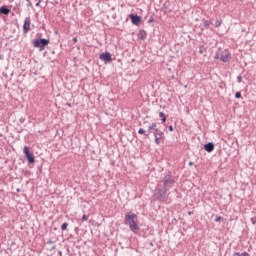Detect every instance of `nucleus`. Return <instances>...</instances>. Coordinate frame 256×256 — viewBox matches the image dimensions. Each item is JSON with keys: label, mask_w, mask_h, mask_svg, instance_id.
Masks as SVG:
<instances>
[{"label": "nucleus", "mask_w": 256, "mask_h": 256, "mask_svg": "<svg viewBox=\"0 0 256 256\" xmlns=\"http://www.w3.org/2000/svg\"><path fill=\"white\" fill-rule=\"evenodd\" d=\"M137 214H131V213H126L125 214V224L129 225L130 231L135 233L136 231H139V225L137 224Z\"/></svg>", "instance_id": "obj_1"}, {"label": "nucleus", "mask_w": 256, "mask_h": 256, "mask_svg": "<svg viewBox=\"0 0 256 256\" xmlns=\"http://www.w3.org/2000/svg\"><path fill=\"white\" fill-rule=\"evenodd\" d=\"M162 178V189H165L166 191H171L173 187L175 186V177L171 175V172H165L163 174Z\"/></svg>", "instance_id": "obj_2"}, {"label": "nucleus", "mask_w": 256, "mask_h": 256, "mask_svg": "<svg viewBox=\"0 0 256 256\" xmlns=\"http://www.w3.org/2000/svg\"><path fill=\"white\" fill-rule=\"evenodd\" d=\"M50 40L46 38H37L33 40V47L39 49V51H45L47 45H49Z\"/></svg>", "instance_id": "obj_3"}, {"label": "nucleus", "mask_w": 256, "mask_h": 256, "mask_svg": "<svg viewBox=\"0 0 256 256\" xmlns=\"http://www.w3.org/2000/svg\"><path fill=\"white\" fill-rule=\"evenodd\" d=\"M169 195V191L164 188L156 190L155 193L156 200L159 201V203H165V199H167Z\"/></svg>", "instance_id": "obj_4"}, {"label": "nucleus", "mask_w": 256, "mask_h": 256, "mask_svg": "<svg viewBox=\"0 0 256 256\" xmlns=\"http://www.w3.org/2000/svg\"><path fill=\"white\" fill-rule=\"evenodd\" d=\"M153 135L155 137V143L156 145H160L161 141L165 139V134L161 130H156V132H153Z\"/></svg>", "instance_id": "obj_5"}, {"label": "nucleus", "mask_w": 256, "mask_h": 256, "mask_svg": "<svg viewBox=\"0 0 256 256\" xmlns=\"http://www.w3.org/2000/svg\"><path fill=\"white\" fill-rule=\"evenodd\" d=\"M24 155L28 161V163L33 164L35 163V155L29 151V147H24Z\"/></svg>", "instance_id": "obj_6"}, {"label": "nucleus", "mask_w": 256, "mask_h": 256, "mask_svg": "<svg viewBox=\"0 0 256 256\" xmlns=\"http://www.w3.org/2000/svg\"><path fill=\"white\" fill-rule=\"evenodd\" d=\"M31 31V17H26L23 24V33L27 35Z\"/></svg>", "instance_id": "obj_7"}, {"label": "nucleus", "mask_w": 256, "mask_h": 256, "mask_svg": "<svg viewBox=\"0 0 256 256\" xmlns=\"http://www.w3.org/2000/svg\"><path fill=\"white\" fill-rule=\"evenodd\" d=\"M229 59H231V53L228 52V50L220 52V61L223 63H229Z\"/></svg>", "instance_id": "obj_8"}, {"label": "nucleus", "mask_w": 256, "mask_h": 256, "mask_svg": "<svg viewBox=\"0 0 256 256\" xmlns=\"http://www.w3.org/2000/svg\"><path fill=\"white\" fill-rule=\"evenodd\" d=\"M99 59L101 61H104L105 63H111L113 61V58L111 57V53L109 52H103L99 55Z\"/></svg>", "instance_id": "obj_9"}, {"label": "nucleus", "mask_w": 256, "mask_h": 256, "mask_svg": "<svg viewBox=\"0 0 256 256\" xmlns=\"http://www.w3.org/2000/svg\"><path fill=\"white\" fill-rule=\"evenodd\" d=\"M129 19L133 25H141V16L137 14H130Z\"/></svg>", "instance_id": "obj_10"}, {"label": "nucleus", "mask_w": 256, "mask_h": 256, "mask_svg": "<svg viewBox=\"0 0 256 256\" xmlns=\"http://www.w3.org/2000/svg\"><path fill=\"white\" fill-rule=\"evenodd\" d=\"M204 150L207 151V153H213L215 150V144L213 142H208L204 145Z\"/></svg>", "instance_id": "obj_11"}, {"label": "nucleus", "mask_w": 256, "mask_h": 256, "mask_svg": "<svg viewBox=\"0 0 256 256\" xmlns=\"http://www.w3.org/2000/svg\"><path fill=\"white\" fill-rule=\"evenodd\" d=\"M161 11H163L165 15H167V13H171V4L169 2H165L162 5Z\"/></svg>", "instance_id": "obj_12"}, {"label": "nucleus", "mask_w": 256, "mask_h": 256, "mask_svg": "<svg viewBox=\"0 0 256 256\" xmlns=\"http://www.w3.org/2000/svg\"><path fill=\"white\" fill-rule=\"evenodd\" d=\"M138 133H139V135H144L145 137H149V135H151V133H153V129L147 128V131H145V129L140 128L138 130Z\"/></svg>", "instance_id": "obj_13"}, {"label": "nucleus", "mask_w": 256, "mask_h": 256, "mask_svg": "<svg viewBox=\"0 0 256 256\" xmlns=\"http://www.w3.org/2000/svg\"><path fill=\"white\" fill-rule=\"evenodd\" d=\"M11 13V9L7 6L0 7V15H9Z\"/></svg>", "instance_id": "obj_14"}, {"label": "nucleus", "mask_w": 256, "mask_h": 256, "mask_svg": "<svg viewBox=\"0 0 256 256\" xmlns=\"http://www.w3.org/2000/svg\"><path fill=\"white\" fill-rule=\"evenodd\" d=\"M148 129H152V133H155V132H157V131H160V130L157 129V123H150V124L148 125Z\"/></svg>", "instance_id": "obj_15"}, {"label": "nucleus", "mask_w": 256, "mask_h": 256, "mask_svg": "<svg viewBox=\"0 0 256 256\" xmlns=\"http://www.w3.org/2000/svg\"><path fill=\"white\" fill-rule=\"evenodd\" d=\"M139 38H140L141 40L146 39V38H147V31H145V30H140V31H139Z\"/></svg>", "instance_id": "obj_16"}, {"label": "nucleus", "mask_w": 256, "mask_h": 256, "mask_svg": "<svg viewBox=\"0 0 256 256\" xmlns=\"http://www.w3.org/2000/svg\"><path fill=\"white\" fill-rule=\"evenodd\" d=\"M233 256H250L249 253L247 252H243V253H239V252H234Z\"/></svg>", "instance_id": "obj_17"}, {"label": "nucleus", "mask_w": 256, "mask_h": 256, "mask_svg": "<svg viewBox=\"0 0 256 256\" xmlns=\"http://www.w3.org/2000/svg\"><path fill=\"white\" fill-rule=\"evenodd\" d=\"M67 227H69V223L65 222L61 225V231H66Z\"/></svg>", "instance_id": "obj_18"}, {"label": "nucleus", "mask_w": 256, "mask_h": 256, "mask_svg": "<svg viewBox=\"0 0 256 256\" xmlns=\"http://www.w3.org/2000/svg\"><path fill=\"white\" fill-rule=\"evenodd\" d=\"M151 123H149V122H147V121H145V122H143L142 123V127H143V129L145 130V129H149V125H150Z\"/></svg>", "instance_id": "obj_19"}, {"label": "nucleus", "mask_w": 256, "mask_h": 256, "mask_svg": "<svg viewBox=\"0 0 256 256\" xmlns=\"http://www.w3.org/2000/svg\"><path fill=\"white\" fill-rule=\"evenodd\" d=\"M211 25V22L209 20L204 21V28L209 29V26Z\"/></svg>", "instance_id": "obj_20"}, {"label": "nucleus", "mask_w": 256, "mask_h": 256, "mask_svg": "<svg viewBox=\"0 0 256 256\" xmlns=\"http://www.w3.org/2000/svg\"><path fill=\"white\" fill-rule=\"evenodd\" d=\"M205 51H207V48H205L204 46H200L199 53L203 55Z\"/></svg>", "instance_id": "obj_21"}, {"label": "nucleus", "mask_w": 256, "mask_h": 256, "mask_svg": "<svg viewBox=\"0 0 256 256\" xmlns=\"http://www.w3.org/2000/svg\"><path fill=\"white\" fill-rule=\"evenodd\" d=\"M222 23H223V20H216L215 27H221Z\"/></svg>", "instance_id": "obj_22"}, {"label": "nucleus", "mask_w": 256, "mask_h": 256, "mask_svg": "<svg viewBox=\"0 0 256 256\" xmlns=\"http://www.w3.org/2000/svg\"><path fill=\"white\" fill-rule=\"evenodd\" d=\"M88 219H89V215L84 214V215L82 216L81 221H82V223H83V222L87 221Z\"/></svg>", "instance_id": "obj_23"}, {"label": "nucleus", "mask_w": 256, "mask_h": 256, "mask_svg": "<svg viewBox=\"0 0 256 256\" xmlns=\"http://www.w3.org/2000/svg\"><path fill=\"white\" fill-rule=\"evenodd\" d=\"M219 221H223V217L217 216V217L215 218V223H219Z\"/></svg>", "instance_id": "obj_24"}, {"label": "nucleus", "mask_w": 256, "mask_h": 256, "mask_svg": "<svg viewBox=\"0 0 256 256\" xmlns=\"http://www.w3.org/2000/svg\"><path fill=\"white\" fill-rule=\"evenodd\" d=\"M214 59H221V53L220 52H216Z\"/></svg>", "instance_id": "obj_25"}, {"label": "nucleus", "mask_w": 256, "mask_h": 256, "mask_svg": "<svg viewBox=\"0 0 256 256\" xmlns=\"http://www.w3.org/2000/svg\"><path fill=\"white\" fill-rule=\"evenodd\" d=\"M235 98L236 99H241V92H236L235 93Z\"/></svg>", "instance_id": "obj_26"}, {"label": "nucleus", "mask_w": 256, "mask_h": 256, "mask_svg": "<svg viewBox=\"0 0 256 256\" xmlns=\"http://www.w3.org/2000/svg\"><path fill=\"white\" fill-rule=\"evenodd\" d=\"M241 81H243V77L241 75H239L237 77V83H241Z\"/></svg>", "instance_id": "obj_27"}, {"label": "nucleus", "mask_w": 256, "mask_h": 256, "mask_svg": "<svg viewBox=\"0 0 256 256\" xmlns=\"http://www.w3.org/2000/svg\"><path fill=\"white\" fill-rule=\"evenodd\" d=\"M251 223H252V225H256V217L251 218Z\"/></svg>", "instance_id": "obj_28"}, {"label": "nucleus", "mask_w": 256, "mask_h": 256, "mask_svg": "<svg viewBox=\"0 0 256 256\" xmlns=\"http://www.w3.org/2000/svg\"><path fill=\"white\" fill-rule=\"evenodd\" d=\"M155 21V19L153 18V16H151L149 19H148V23H153Z\"/></svg>", "instance_id": "obj_29"}, {"label": "nucleus", "mask_w": 256, "mask_h": 256, "mask_svg": "<svg viewBox=\"0 0 256 256\" xmlns=\"http://www.w3.org/2000/svg\"><path fill=\"white\" fill-rule=\"evenodd\" d=\"M27 7H33V3H31V0L27 3Z\"/></svg>", "instance_id": "obj_30"}, {"label": "nucleus", "mask_w": 256, "mask_h": 256, "mask_svg": "<svg viewBox=\"0 0 256 256\" xmlns=\"http://www.w3.org/2000/svg\"><path fill=\"white\" fill-rule=\"evenodd\" d=\"M159 117H160V118L165 117V113H163V112H159Z\"/></svg>", "instance_id": "obj_31"}, {"label": "nucleus", "mask_w": 256, "mask_h": 256, "mask_svg": "<svg viewBox=\"0 0 256 256\" xmlns=\"http://www.w3.org/2000/svg\"><path fill=\"white\" fill-rule=\"evenodd\" d=\"M168 129H169V131L173 132V131H174L173 125H170V126L168 127Z\"/></svg>", "instance_id": "obj_32"}, {"label": "nucleus", "mask_w": 256, "mask_h": 256, "mask_svg": "<svg viewBox=\"0 0 256 256\" xmlns=\"http://www.w3.org/2000/svg\"><path fill=\"white\" fill-rule=\"evenodd\" d=\"M47 244H48V245H53V240H48V241H47Z\"/></svg>", "instance_id": "obj_33"}, {"label": "nucleus", "mask_w": 256, "mask_h": 256, "mask_svg": "<svg viewBox=\"0 0 256 256\" xmlns=\"http://www.w3.org/2000/svg\"><path fill=\"white\" fill-rule=\"evenodd\" d=\"M165 121H167V117H162V123H165Z\"/></svg>", "instance_id": "obj_34"}, {"label": "nucleus", "mask_w": 256, "mask_h": 256, "mask_svg": "<svg viewBox=\"0 0 256 256\" xmlns=\"http://www.w3.org/2000/svg\"><path fill=\"white\" fill-rule=\"evenodd\" d=\"M57 249L56 246H52V248L50 249V251H55Z\"/></svg>", "instance_id": "obj_35"}, {"label": "nucleus", "mask_w": 256, "mask_h": 256, "mask_svg": "<svg viewBox=\"0 0 256 256\" xmlns=\"http://www.w3.org/2000/svg\"><path fill=\"white\" fill-rule=\"evenodd\" d=\"M39 5H41V0H39V1L36 3V7H39Z\"/></svg>", "instance_id": "obj_36"}, {"label": "nucleus", "mask_w": 256, "mask_h": 256, "mask_svg": "<svg viewBox=\"0 0 256 256\" xmlns=\"http://www.w3.org/2000/svg\"><path fill=\"white\" fill-rule=\"evenodd\" d=\"M73 43H77V38H73Z\"/></svg>", "instance_id": "obj_37"}, {"label": "nucleus", "mask_w": 256, "mask_h": 256, "mask_svg": "<svg viewBox=\"0 0 256 256\" xmlns=\"http://www.w3.org/2000/svg\"><path fill=\"white\" fill-rule=\"evenodd\" d=\"M58 254H59L60 256H63V252H61V251H59Z\"/></svg>", "instance_id": "obj_38"}, {"label": "nucleus", "mask_w": 256, "mask_h": 256, "mask_svg": "<svg viewBox=\"0 0 256 256\" xmlns=\"http://www.w3.org/2000/svg\"><path fill=\"white\" fill-rule=\"evenodd\" d=\"M192 214H193V212H191V211L188 212V215H192Z\"/></svg>", "instance_id": "obj_39"}, {"label": "nucleus", "mask_w": 256, "mask_h": 256, "mask_svg": "<svg viewBox=\"0 0 256 256\" xmlns=\"http://www.w3.org/2000/svg\"><path fill=\"white\" fill-rule=\"evenodd\" d=\"M189 165H190V166L193 165V162H189Z\"/></svg>", "instance_id": "obj_40"}, {"label": "nucleus", "mask_w": 256, "mask_h": 256, "mask_svg": "<svg viewBox=\"0 0 256 256\" xmlns=\"http://www.w3.org/2000/svg\"><path fill=\"white\" fill-rule=\"evenodd\" d=\"M26 1H27V3H29L30 0H26Z\"/></svg>", "instance_id": "obj_41"}]
</instances>
